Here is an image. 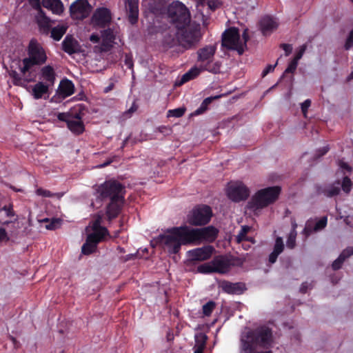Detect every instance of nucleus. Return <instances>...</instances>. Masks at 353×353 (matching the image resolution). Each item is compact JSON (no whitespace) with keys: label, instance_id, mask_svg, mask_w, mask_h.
I'll return each mask as SVG.
<instances>
[{"label":"nucleus","instance_id":"bf43d9fd","mask_svg":"<svg viewBox=\"0 0 353 353\" xmlns=\"http://www.w3.org/2000/svg\"><path fill=\"white\" fill-rule=\"evenodd\" d=\"M281 48L285 51L286 56H288L292 51V46L290 44L282 43Z\"/></svg>","mask_w":353,"mask_h":353},{"label":"nucleus","instance_id":"f03ea898","mask_svg":"<svg viewBox=\"0 0 353 353\" xmlns=\"http://www.w3.org/2000/svg\"><path fill=\"white\" fill-rule=\"evenodd\" d=\"M94 188L97 199L101 201L110 200L105 208L108 221L117 218L125 202V187L117 180L110 179L95 185Z\"/></svg>","mask_w":353,"mask_h":353},{"label":"nucleus","instance_id":"603ef678","mask_svg":"<svg viewBox=\"0 0 353 353\" xmlns=\"http://www.w3.org/2000/svg\"><path fill=\"white\" fill-rule=\"evenodd\" d=\"M207 3L208 8L214 11L219 7V2L217 0H212L205 1V4Z\"/></svg>","mask_w":353,"mask_h":353},{"label":"nucleus","instance_id":"09e8293b","mask_svg":"<svg viewBox=\"0 0 353 353\" xmlns=\"http://www.w3.org/2000/svg\"><path fill=\"white\" fill-rule=\"evenodd\" d=\"M87 239L97 245L99 243L102 241V239H101L100 237L97 236V234L94 232L88 235Z\"/></svg>","mask_w":353,"mask_h":353},{"label":"nucleus","instance_id":"393cba45","mask_svg":"<svg viewBox=\"0 0 353 353\" xmlns=\"http://www.w3.org/2000/svg\"><path fill=\"white\" fill-rule=\"evenodd\" d=\"M353 254V247H348L343 250L339 257L334 260L332 264L334 270L341 269L344 261Z\"/></svg>","mask_w":353,"mask_h":353},{"label":"nucleus","instance_id":"79ce46f5","mask_svg":"<svg viewBox=\"0 0 353 353\" xmlns=\"http://www.w3.org/2000/svg\"><path fill=\"white\" fill-rule=\"evenodd\" d=\"M297 65H298V62H296V61L292 59L289 63L287 68L285 70L281 77H283L285 75H286L287 74H289V73L293 74L295 72V70H296Z\"/></svg>","mask_w":353,"mask_h":353},{"label":"nucleus","instance_id":"2f4dec72","mask_svg":"<svg viewBox=\"0 0 353 353\" xmlns=\"http://www.w3.org/2000/svg\"><path fill=\"white\" fill-rule=\"evenodd\" d=\"M97 245L90 242L86 239L85 243H83L81 248V252L85 255H89L95 252Z\"/></svg>","mask_w":353,"mask_h":353},{"label":"nucleus","instance_id":"5701e85b","mask_svg":"<svg viewBox=\"0 0 353 353\" xmlns=\"http://www.w3.org/2000/svg\"><path fill=\"white\" fill-rule=\"evenodd\" d=\"M74 92V85L71 80L63 79L60 82L59 93L63 98L71 96Z\"/></svg>","mask_w":353,"mask_h":353},{"label":"nucleus","instance_id":"4468645a","mask_svg":"<svg viewBox=\"0 0 353 353\" xmlns=\"http://www.w3.org/2000/svg\"><path fill=\"white\" fill-rule=\"evenodd\" d=\"M91 8L88 0H77L70 7L71 17L77 20H83L89 16Z\"/></svg>","mask_w":353,"mask_h":353},{"label":"nucleus","instance_id":"412c9836","mask_svg":"<svg viewBox=\"0 0 353 353\" xmlns=\"http://www.w3.org/2000/svg\"><path fill=\"white\" fill-rule=\"evenodd\" d=\"M219 230L214 226L198 229V241L205 240L213 242L217 238Z\"/></svg>","mask_w":353,"mask_h":353},{"label":"nucleus","instance_id":"473e14b6","mask_svg":"<svg viewBox=\"0 0 353 353\" xmlns=\"http://www.w3.org/2000/svg\"><path fill=\"white\" fill-rule=\"evenodd\" d=\"M38 26L40 32L43 34L48 35L52 30L50 22L47 19L39 21Z\"/></svg>","mask_w":353,"mask_h":353},{"label":"nucleus","instance_id":"f8f14e48","mask_svg":"<svg viewBox=\"0 0 353 353\" xmlns=\"http://www.w3.org/2000/svg\"><path fill=\"white\" fill-rule=\"evenodd\" d=\"M172 231L179 237L181 245L199 241L198 228H190L188 226L173 227Z\"/></svg>","mask_w":353,"mask_h":353},{"label":"nucleus","instance_id":"a211bd4d","mask_svg":"<svg viewBox=\"0 0 353 353\" xmlns=\"http://www.w3.org/2000/svg\"><path fill=\"white\" fill-rule=\"evenodd\" d=\"M341 188L339 181L330 183L324 184L316 186V194L318 195H324L326 197H333L340 193Z\"/></svg>","mask_w":353,"mask_h":353},{"label":"nucleus","instance_id":"0eeeda50","mask_svg":"<svg viewBox=\"0 0 353 353\" xmlns=\"http://www.w3.org/2000/svg\"><path fill=\"white\" fill-rule=\"evenodd\" d=\"M222 46L228 50H236L239 54L244 52L238 28L231 27L224 31L222 34Z\"/></svg>","mask_w":353,"mask_h":353},{"label":"nucleus","instance_id":"4c0bfd02","mask_svg":"<svg viewBox=\"0 0 353 353\" xmlns=\"http://www.w3.org/2000/svg\"><path fill=\"white\" fill-rule=\"evenodd\" d=\"M250 230V227L244 225L241 227L238 235L236 236V241L241 243L243 241L247 240V234Z\"/></svg>","mask_w":353,"mask_h":353},{"label":"nucleus","instance_id":"69168bd1","mask_svg":"<svg viewBox=\"0 0 353 353\" xmlns=\"http://www.w3.org/2000/svg\"><path fill=\"white\" fill-rule=\"evenodd\" d=\"M190 71H192V73H190V75L192 77L193 79L196 78L201 71H203L201 68L199 66V68L194 67L190 70Z\"/></svg>","mask_w":353,"mask_h":353},{"label":"nucleus","instance_id":"338daca9","mask_svg":"<svg viewBox=\"0 0 353 353\" xmlns=\"http://www.w3.org/2000/svg\"><path fill=\"white\" fill-rule=\"evenodd\" d=\"M157 130L160 132V133H162V134H168L170 131H171V129L168 127V126H165V125H161V126H159L158 128H157Z\"/></svg>","mask_w":353,"mask_h":353},{"label":"nucleus","instance_id":"ddd939ff","mask_svg":"<svg viewBox=\"0 0 353 353\" xmlns=\"http://www.w3.org/2000/svg\"><path fill=\"white\" fill-rule=\"evenodd\" d=\"M215 248L210 245H203L188 251L190 263L195 265L197 262L205 261L210 259L215 252Z\"/></svg>","mask_w":353,"mask_h":353},{"label":"nucleus","instance_id":"e2e57ef3","mask_svg":"<svg viewBox=\"0 0 353 353\" xmlns=\"http://www.w3.org/2000/svg\"><path fill=\"white\" fill-rule=\"evenodd\" d=\"M221 97V95H217L214 97H207L203 101L202 103H203L204 105H206V106L208 107L214 99H218Z\"/></svg>","mask_w":353,"mask_h":353},{"label":"nucleus","instance_id":"6ab92c4d","mask_svg":"<svg viewBox=\"0 0 353 353\" xmlns=\"http://www.w3.org/2000/svg\"><path fill=\"white\" fill-rule=\"evenodd\" d=\"M125 8L129 22L136 24L139 19V0H126Z\"/></svg>","mask_w":353,"mask_h":353},{"label":"nucleus","instance_id":"58836bf2","mask_svg":"<svg viewBox=\"0 0 353 353\" xmlns=\"http://www.w3.org/2000/svg\"><path fill=\"white\" fill-rule=\"evenodd\" d=\"M185 112V108H178L173 110H170L168 112V117H173L176 118L181 117Z\"/></svg>","mask_w":353,"mask_h":353},{"label":"nucleus","instance_id":"ea45409f","mask_svg":"<svg viewBox=\"0 0 353 353\" xmlns=\"http://www.w3.org/2000/svg\"><path fill=\"white\" fill-rule=\"evenodd\" d=\"M341 186L343 192H345V193H349L352 186L351 179L348 176H345L343 178L341 185L340 184V187Z\"/></svg>","mask_w":353,"mask_h":353},{"label":"nucleus","instance_id":"aec40b11","mask_svg":"<svg viewBox=\"0 0 353 353\" xmlns=\"http://www.w3.org/2000/svg\"><path fill=\"white\" fill-rule=\"evenodd\" d=\"M259 27L262 34L267 36L278 28V23L274 18L270 16H265L261 19Z\"/></svg>","mask_w":353,"mask_h":353},{"label":"nucleus","instance_id":"13d9d810","mask_svg":"<svg viewBox=\"0 0 353 353\" xmlns=\"http://www.w3.org/2000/svg\"><path fill=\"white\" fill-rule=\"evenodd\" d=\"M190 73H192V71L189 70L188 72H187L182 76L181 79V83H186L192 79H194L192 78V77L190 75Z\"/></svg>","mask_w":353,"mask_h":353},{"label":"nucleus","instance_id":"4be33fe9","mask_svg":"<svg viewBox=\"0 0 353 353\" xmlns=\"http://www.w3.org/2000/svg\"><path fill=\"white\" fill-rule=\"evenodd\" d=\"M222 290L230 294H241L245 290V285L243 283H231L229 281H223L221 283Z\"/></svg>","mask_w":353,"mask_h":353},{"label":"nucleus","instance_id":"37998d69","mask_svg":"<svg viewBox=\"0 0 353 353\" xmlns=\"http://www.w3.org/2000/svg\"><path fill=\"white\" fill-rule=\"evenodd\" d=\"M64 114H65L69 119H72V120H77V121H83L82 119H83V113L82 112V111L79 109L78 112H63Z\"/></svg>","mask_w":353,"mask_h":353},{"label":"nucleus","instance_id":"680f3d73","mask_svg":"<svg viewBox=\"0 0 353 353\" xmlns=\"http://www.w3.org/2000/svg\"><path fill=\"white\" fill-rule=\"evenodd\" d=\"M125 64L129 68L132 69L133 68V60L130 55L126 54L125 57Z\"/></svg>","mask_w":353,"mask_h":353},{"label":"nucleus","instance_id":"49530a36","mask_svg":"<svg viewBox=\"0 0 353 353\" xmlns=\"http://www.w3.org/2000/svg\"><path fill=\"white\" fill-rule=\"evenodd\" d=\"M353 46V29L350 32L345 41L344 48L346 50H350Z\"/></svg>","mask_w":353,"mask_h":353},{"label":"nucleus","instance_id":"f3484780","mask_svg":"<svg viewBox=\"0 0 353 353\" xmlns=\"http://www.w3.org/2000/svg\"><path fill=\"white\" fill-rule=\"evenodd\" d=\"M214 273L225 274L230 270L232 263L226 256L218 255L212 260Z\"/></svg>","mask_w":353,"mask_h":353},{"label":"nucleus","instance_id":"bb28decb","mask_svg":"<svg viewBox=\"0 0 353 353\" xmlns=\"http://www.w3.org/2000/svg\"><path fill=\"white\" fill-rule=\"evenodd\" d=\"M41 72V77L46 83L50 86L53 85L56 76L54 68L50 65H46L42 68Z\"/></svg>","mask_w":353,"mask_h":353},{"label":"nucleus","instance_id":"3c124183","mask_svg":"<svg viewBox=\"0 0 353 353\" xmlns=\"http://www.w3.org/2000/svg\"><path fill=\"white\" fill-rule=\"evenodd\" d=\"M60 225V220L58 219H53L49 224L46 225L48 230H55Z\"/></svg>","mask_w":353,"mask_h":353},{"label":"nucleus","instance_id":"774afa93","mask_svg":"<svg viewBox=\"0 0 353 353\" xmlns=\"http://www.w3.org/2000/svg\"><path fill=\"white\" fill-rule=\"evenodd\" d=\"M279 255V254L272 252L270 253V254L269 255V258H268L269 263H270L272 264L274 263L276 261Z\"/></svg>","mask_w":353,"mask_h":353},{"label":"nucleus","instance_id":"7c9ffc66","mask_svg":"<svg viewBox=\"0 0 353 353\" xmlns=\"http://www.w3.org/2000/svg\"><path fill=\"white\" fill-rule=\"evenodd\" d=\"M68 30V26L64 24H59L58 26L52 28L50 31V37L55 41H59L62 37L65 34Z\"/></svg>","mask_w":353,"mask_h":353},{"label":"nucleus","instance_id":"c03bdc74","mask_svg":"<svg viewBox=\"0 0 353 353\" xmlns=\"http://www.w3.org/2000/svg\"><path fill=\"white\" fill-rule=\"evenodd\" d=\"M93 232H96L97 236H99L102 241H103L106 236H110V233L105 227L94 229Z\"/></svg>","mask_w":353,"mask_h":353},{"label":"nucleus","instance_id":"72a5a7b5","mask_svg":"<svg viewBox=\"0 0 353 353\" xmlns=\"http://www.w3.org/2000/svg\"><path fill=\"white\" fill-rule=\"evenodd\" d=\"M197 272L201 274L214 273L212 261L209 263H203L197 267Z\"/></svg>","mask_w":353,"mask_h":353},{"label":"nucleus","instance_id":"8fccbe9b","mask_svg":"<svg viewBox=\"0 0 353 353\" xmlns=\"http://www.w3.org/2000/svg\"><path fill=\"white\" fill-rule=\"evenodd\" d=\"M306 48V45L301 46L299 52H296L294 57L293 58V60L299 63V61L302 58L303 54L305 53Z\"/></svg>","mask_w":353,"mask_h":353},{"label":"nucleus","instance_id":"dca6fc26","mask_svg":"<svg viewBox=\"0 0 353 353\" xmlns=\"http://www.w3.org/2000/svg\"><path fill=\"white\" fill-rule=\"evenodd\" d=\"M57 119L61 121L65 122L67 128L75 136L82 134L85 130V124L83 121H73L72 119H69L64 113H59Z\"/></svg>","mask_w":353,"mask_h":353},{"label":"nucleus","instance_id":"c756f323","mask_svg":"<svg viewBox=\"0 0 353 353\" xmlns=\"http://www.w3.org/2000/svg\"><path fill=\"white\" fill-rule=\"evenodd\" d=\"M102 44L104 46L111 47L115 40V35L112 29L108 28L101 31Z\"/></svg>","mask_w":353,"mask_h":353},{"label":"nucleus","instance_id":"f704fd0d","mask_svg":"<svg viewBox=\"0 0 353 353\" xmlns=\"http://www.w3.org/2000/svg\"><path fill=\"white\" fill-rule=\"evenodd\" d=\"M314 225L315 221L314 220L310 219H308L306 223L305 228L303 230V234L305 236V237H308L312 232H314Z\"/></svg>","mask_w":353,"mask_h":353},{"label":"nucleus","instance_id":"cd10ccee","mask_svg":"<svg viewBox=\"0 0 353 353\" xmlns=\"http://www.w3.org/2000/svg\"><path fill=\"white\" fill-rule=\"evenodd\" d=\"M42 5L51 10L53 13L60 14L63 10V3L60 0H42Z\"/></svg>","mask_w":353,"mask_h":353},{"label":"nucleus","instance_id":"e433bc0d","mask_svg":"<svg viewBox=\"0 0 353 353\" xmlns=\"http://www.w3.org/2000/svg\"><path fill=\"white\" fill-rule=\"evenodd\" d=\"M216 304L214 301H210L203 305V314L209 316L212 313L214 309L215 308Z\"/></svg>","mask_w":353,"mask_h":353},{"label":"nucleus","instance_id":"5fc2aeb1","mask_svg":"<svg viewBox=\"0 0 353 353\" xmlns=\"http://www.w3.org/2000/svg\"><path fill=\"white\" fill-rule=\"evenodd\" d=\"M36 192L39 196H43L45 197L52 196V194L49 190H43L42 188H38Z\"/></svg>","mask_w":353,"mask_h":353},{"label":"nucleus","instance_id":"6e6552de","mask_svg":"<svg viewBox=\"0 0 353 353\" xmlns=\"http://www.w3.org/2000/svg\"><path fill=\"white\" fill-rule=\"evenodd\" d=\"M169 17L174 23L186 25L190 23V12L186 6L179 1H173L168 8Z\"/></svg>","mask_w":353,"mask_h":353},{"label":"nucleus","instance_id":"c85d7f7f","mask_svg":"<svg viewBox=\"0 0 353 353\" xmlns=\"http://www.w3.org/2000/svg\"><path fill=\"white\" fill-rule=\"evenodd\" d=\"M50 85L44 84L43 82H38L32 88V94L34 98L39 99L42 98L43 95L48 92Z\"/></svg>","mask_w":353,"mask_h":353},{"label":"nucleus","instance_id":"a878e982","mask_svg":"<svg viewBox=\"0 0 353 353\" xmlns=\"http://www.w3.org/2000/svg\"><path fill=\"white\" fill-rule=\"evenodd\" d=\"M194 339V353H203L208 339V336L203 332H199L195 334Z\"/></svg>","mask_w":353,"mask_h":353},{"label":"nucleus","instance_id":"423d86ee","mask_svg":"<svg viewBox=\"0 0 353 353\" xmlns=\"http://www.w3.org/2000/svg\"><path fill=\"white\" fill-rule=\"evenodd\" d=\"M216 51L215 45H208L197 50V63L203 71H208L212 74L220 72L221 63L214 61Z\"/></svg>","mask_w":353,"mask_h":353},{"label":"nucleus","instance_id":"9b49d317","mask_svg":"<svg viewBox=\"0 0 353 353\" xmlns=\"http://www.w3.org/2000/svg\"><path fill=\"white\" fill-rule=\"evenodd\" d=\"M227 196L234 202H240L249 197L250 190L241 181L230 183L227 188Z\"/></svg>","mask_w":353,"mask_h":353},{"label":"nucleus","instance_id":"6e6d98bb","mask_svg":"<svg viewBox=\"0 0 353 353\" xmlns=\"http://www.w3.org/2000/svg\"><path fill=\"white\" fill-rule=\"evenodd\" d=\"M276 65H277V63H276L274 65H270V64L266 66V68L263 70V71L262 72V77H264L268 73L273 72L275 67L276 66Z\"/></svg>","mask_w":353,"mask_h":353},{"label":"nucleus","instance_id":"2eb2a0df","mask_svg":"<svg viewBox=\"0 0 353 353\" xmlns=\"http://www.w3.org/2000/svg\"><path fill=\"white\" fill-rule=\"evenodd\" d=\"M111 21V12L106 8H97L91 18V23L94 28H105L110 24Z\"/></svg>","mask_w":353,"mask_h":353},{"label":"nucleus","instance_id":"052dcab7","mask_svg":"<svg viewBox=\"0 0 353 353\" xmlns=\"http://www.w3.org/2000/svg\"><path fill=\"white\" fill-rule=\"evenodd\" d=\"M312 288V283H309L307 282H303L300 287V292L303 294H305L307 292V291L309 288Z\"/></svg>","mask_w":353,"mask_h":353},{"label":"nucleus","instance_id":"f257e3e1","mask_svg":"<svg viewBox=\"0 0 353 353\" xmlns=\"http://www.w3.org/2000/svg\"><path fill=\"white\" fill-rule=\"evenodd\" d=\"M28 57L22 60L13 61L8 70L14 85L34 81L36 78L35 66L41 65L47 61L46 51L41 44L32 39L27 47Z\"/></svg>","mask_w":353,"mask_h":353},{"label":"nucleus","instance_id":"a18cd8bd","mask_svg":"<svg viewBox=\"0 0 353 353\" xmlns=\"http://www.w3.org/2000/svg\"><path fill=\"white\" fill-rule=\"evenodd\" d=\"M296 233L290 232L288 240H287V247L290 249H293L296 245Z\"/></svg>","mask_w":353,"mask_h":353},{"label":"nucleus","instance_id":"9d476101","mask_svg":"<svg viewBox=\"0 0 353 353\" xmlns=\"http://www.w3.org/2000/svg\"><path fill=\"white\" fill-rule=\"evenodd\" d=\"M212 215V209L208 205L194 208L188 215V222L192 225H203L208 223Z\"/></svg>","mask_w":353,"mask_h":353},{"label":"nucleus","instance_id":"0e129e2a","mask_svg":"<svg viewBox=\"0 0 353 353\" xmlns=\"http://www.w3.org/2000/svg\"><path fill=\"white\" fill-rule=\"evenodd\" d=\"M207 109H208V107L206 106V105H204L203 103H201L199 108L195 110L194 114L195 115H199L201 114H203L204 112H205Z\"/></svg>","mask_w":353,"mask_h":353},{"label":"nucleus","instance_id":"39448f33","mask_svg":"<svg viewBox=\"0 0 353 353\" xmlns=\"http://www.w3.org/2000/svg\"><path fill=\"white\" fill-rule=\"evenodd\" d=\"M281 192L279 186L268 187L259 190L248 203L250 210L262 209L276 201Z\"/></svg>","mask_w":353,"mask_h":353},{"label":"nucleus","instance_id":"c9c22d12","mask_svg":"<svg viewBox=\"0 0 353 353\" xmlns=\"http://www.w3.org/2000/svg\"><path fill=\"white\" fill-rule=\"evenodd\" d=\"M284 250V243L283 239L280 236H278L275 239V243L274 245L273 251L275 253L279 254H281Z\"/></svg>","mask_w":353,"mask_h":353},{"label":"nucleus","instance_id":"de8ad7c7","mask_svg":"<svg viewBox=\"0 0 353 353\" xmlns=\"http://www.w3.org/2000/svg\"><path fill=\"white\" fill-rule=\"evenodd\" d=\"M310 105H311V100L310 99H306L301 105V112L305 117H307V110Z\"/></svg>","mask_w":353,"mask_h":353},{"label":"nucleus","instance_id":"7ed1b4c3","mask_svg":"<svg viewBox=\"0 0 353 353\" xmlns=\"http://www.w3.org/2000/svg\"><path fill=\"white\" fill-rule=\"evenodd\" d=\"M274 343L272 330L265 325L248 331L241 339L240 353H273L269 349Z\"/></svg>","mask_w":353,"mask_h":353},{"label":"nucleus","instance_id":"20e7f679","mask_svg":"<svg viewBox=\"0 0 353 353\" xmlns=\"http://www.w3.org/2000/svg\"><path fill=\"white\" fill-rule=\"evenodd\" d=\"M202 38L199 23H189L183 27H178L176 39L182 48L181 52L192 49Z\"/></svg>","mask_w":353,"mask_h":353},{"label":"nucleus","instance_id":"1a4fd4ad","mask_svg":"<svg viewBox=\"0 0 353 353\" xmlns=\"http://www.w3.org/2000/svg\"><path fill=\"white\" fill-rule=\"evenodd\" d=\"M168 234H160L157 239V243L161 245L170 254H176L181 247L179 239L172 231V228L167 230Z\"/></svg>","mask_w":353,"mask_h":353},{"label":"nucleus","instance_id":"864d4df0","mask_svg":"<svg viewBox=\"0 0 353 353\" xmlns=\"http://www.w3.org/2000/svg\"><path fill=\"white\" fill-rule=\"evenodd\" d=\"M329 150H330V148L328 145L319 148L316 151V158H320V157H323L329 151Z\"/></svg>","mask_w":353,"mask_h":353},{"label":"nucleus","instance_id":"4d7b16f0","mask_svg":"<svg viewBox=\"0 0 353 353\" xmlns=\"http://www.w3.org/2000/svg\"><path fill=\"white\" fill-rule=\"evenodd\" d=\"M3 210L6 212L7 216L11 217L14 216V212L12 205L3 206Z\"/></svg>","mask_w":353,"mask_h":353},{"label":"nucleus","instance_id":"b1692460","mask_svg":"<svg viewBox=\"0 0 353 353\" xmlns=\"http://www.w3.org/2000/svg\"><path fill=\"white\" fill-rule=\"evenodd\" d=\"M77 41L70 34H68L62 42L63 50L68 54H72L77 52Z\"/></svg>","mask_w":353,"mask_h":353},{"label":"nucleus","instance_id":"a19ab883","mask_svg":"<svg viewBox=\"0 0 353 353\" xmlns=\"http://www.w3.org/2000/svg\"><path fill=\"white\" fill-rule=\"evenodd\" d=\"M327 223V216L321 217L314 225V231L318 232L324 229Z\"/></svg>","mask_w":353,"mask_h":353}]
</instances>
